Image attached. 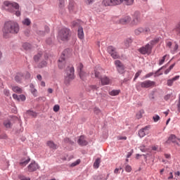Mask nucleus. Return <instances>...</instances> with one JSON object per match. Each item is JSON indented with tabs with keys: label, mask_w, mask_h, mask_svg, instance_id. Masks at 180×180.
<instances>
[{
	"label": "nucleus",
	"mask_w": 180,
	"mask_h": 180,
	"mask_svg": "<svg viewBox=\"0 0 180 180\" xmlns=\"http://www.w3.org/2000/svg\"><path fill=\"white\" fill-rule=\"evenodd\" d=\"M160 41V39L157 38L151 41L150 44H156V43H158Z\"/></svg>",
	"instance_id": "obj_50"
},
{
	"label": "nucleus",
	"mask_w": 180,
	"mask_h": 180,
	"mask_svg": "<svg viewBox=\"0 0 180 180\" xmlns=\"http://www.w3.org/2000/svg\"><path fill=\"white\" fill-rule=\"evenodd\" d=\"M83 69H84V65H82V63H78L77 70L79 71V77H81L82 78H84V77L82 76V74H84Z\"/></svg>",
	"instance_id": "obj_24"
},
{
	"label": "nucleus",
	"mask_w": 180,
	"mask_h": 180,
	"mask_svg": "<svg viewBox=\"0 0 180 180\" xmlns=\"http://www.w3.org/2000/svg\"><path fill=\"white\" fill-rule=\"evenodd\" d=\"M139 23H141V14L139 11H136L133 16V20L131 22V24L134 26L139 25Z\"/></svg>",
	"instance_id": "obj_10"
},
{
	"label": "nucleus",
	"mask_w": 180,
	"mask_h": 180,
	"mask_svg": "<svg viewBox=\"0 0 180 180\" xmlns=\"http://www.w3.org/2000/svg\"><path fill=\"white\" fill-rule=\"evenodd\" d=\"M29 115H30V116H32L33 117H36L37 116V114L33 111H30L28 112Z\"/></svg>",
	"instance_id": "obj_51"
},
{
	"label": "nucleus",
	"mask_w": 180,
	"mask_h": 180,
	"mask_svg": "<svg viewBox=\"0 0 180 180\" xmlns=\"http://www.w3.org/2000/svg\"><path fill=\"white\" fill-rule=\"evenodd\" d=\"M80 162H81V160H77L75 162L72 163L70 165V167H77V165H79Z\"/></svg>",
	"instance_id": "obj_38"
},
{
	"label": "nucleus",
	"mask_w": 180,
	"mask_h": 180,
	"mask_svg": "<svg viewBox=\"0 0 180 180\" xmlns=\"http://www.w3.org/2000/svg\"><path fill=\"white\" fill-rule=\"evenodd\" d=\"M30 23H32V22L29 18H25L24 20H22V24L25 25L26 26H30Z\"/></svg>",
	"instance_id": "obj_34"
},
{
	"label": "nucleus",
	"mask_w": 180,
	"mask_h": 180,
	"mask_svg": "<svg viewBox=\"0 0 180 180\" xmlns=\"http://www.w3.org/2000/svg\"><path fill=\"white\" fill-rule=\"evenodd\" d=\"M94 113L96 115H99L101 113V109H99L98 108H94Z\"/></svg>",
	"instance_id": "obj_48"
},
{
	"label": "nucleus",
	"mask_w": 180,
	"mask_h": 180,
	"mask_svg": "<svg viewBox=\"0 0 180 180\" xmlns=\"http://www.w3.org/2000/svg\"><path fill=\"white\" fill-rule=\"evenodd\" d=\"M77 143L79 146H86L88 144V142L85 140L84 136H79Z\"/></svg>",
	"instance_id": "obj_19"
},
{
	"label": "nucleus",
	"mask_w": 180,
	"mask_h": 180,
	"mask_svg": "<svg viewBox=\"0 0 180 180\" xmlns=\"http://www.w3.org/2000/svg\"><path fill=\"white\" fill-rule=\"evenodd\" d=\"M32 47V45H30V44L29 43H25L22 44V48L24 49V50H29Z\"/></svg>",
	"instance_id": "obj_33"
},
{
	"label": "nucleus",
	"mask_w": 180,
	"mask_h": 180,
	"mask_svg": "<svg viewBox=\"0 0 180 180\" xmlns=\"http://www.w3.org/2000/svg\"><path fill=\"white\" fill-rule=\"evenodd\" d=\"M12 91H13V92H15L16 94H22V92H23V90L22 89V88L18 86H13Z\"/></svg>",
	"instance_id": "obj_27"
},
{
	"label": "nucleus",
	"mask_w": 180,
	"mask_h": 180,
	"mask_svg": "<svg viewBox=\"0 0 180 180\" xmlns=\"http://www.w3.org/2000/svg\"><path fill=\"white\" fill-rule=\"evenodd\" d=\"M65 0H59V8H64Z\"/></svg>",
	"instance_id": "obj_40"
},
{
	"label": "nucleus",
	"mask_w": 180,
	"mask_h": 180,
	"mask_svg": "<svg viewBox=\"0 0 180 180\" xmlns=\"http://www.w3.org/2000/svg\"><path fill=\"white\" fill-rule=\"evenodd\" d=\"M18 98L20 101H26V96H25V95L23 94L18 96Z\"/></svg>",
	"instance_id": "obj_44"
},
{
	"label": "nucleus",
	"mask_w": 180,
	"mask_h": 180,
	"mask_svg": "<svg viewBox=\"0 0 180 180\" xmlns=\"http://www.w3.org/2000/svg\"><path fill=\"white\" fill-rule=\"evenodd\" d=\"M64 57H65V55L63 54L58 61V65L60 70H63V68H65V58Z\"/></svg>",
	"instance_id": "obj_15"
},
{
	"label": "nucleus",
	"mask_w": 180,
	"mask_h": 180,
	"mask_svg": "<svg viewBox=\"0 0 180 180\" xmlns=\"http://www.w3.org/2000/svg\"><path fill=\"white\" fill-rule=\"evenodd\" d=\"M120 94V90H112L109 92V95L111 96H117Z\"/></svg>",
	"instance_id": "obj_30"
},
{
	"label": "nucleus",
	"mask_w": 180,
	"mask_h": 180,
	"mask_svg": "<svg viewBox=\"0 0 180 180\" xmlns=\"http://www.w3.org/2000/svg\"><path fill=\"white\" fill-rule=\"evenodd\" d=\"M124 2V0H103L102 5L103 6H117V5H122Z\"/></svg>",
	"instance_id": "obj_5"
},
{
	"label": "nucleus",
	"mask_w": 180,
	"mask_h": 180,
	"mask_svg": "<svg viewBox=\"0 0 180 180\" xmlns=\"http://www.w3.org/2000/svg\"><path fill=\"white\" fill-rule=\"evenodd\" d=\"M47 65V62L46 61H42L41 63H39V67L41 68H43V67H46Z\"/></svg>",
	"instance_id": "obj_47"
},
{
	"label": "nucleus",
	"mask_w": 180,
	"mask_h": 180,
	"mask_svg": "<svg viewBox=\"0 0 180 180\" xmlns=\"http://www.w3.org/2000/svg\"><path fill=\"white\" fill-rule=\"evenodd\" d=\"M30 88L31 94H32V95L34 96H37V90L34 89V85H33L32 84H30Z\"/></svg>",
	"instance_id": "obj_28"
},
{
	"label": "nucleus",
	"mask_w": 180,
	"mask_h": 180,
	"mask_svg": "<svg viewBox=\"0 0 180 180\" xmlns=\"http://www.w3.org/2000/svg\"><path fill=\"white\" fill-rule=\"evenodd\" d=\"M46 146L49 147V148H51L52 150H57V148H58V146L54 143L53 141H48L46 142Z\"/></svg>",
	"instance_id": "obj_20"
},
{
	"label": "nucleus",
	"mask_w": 180,
	"mask_h": 180,
	"mask_svg": "<svg viewBox=\"0 0 180 180\" xmlns=\"http://www.w3.org/2000/svg\"><path fill=\"white\" fill-rule=\"evenodd\" d=\"M13 98L16 101H20V98H19V96H18L17 94H13Z\"/></svg>",
	"instance_id": "obj_57"
},
{
	"label": "nucleus",
	"mask_w": 180,
	"mask_h": 180,
	"mask_svg": "<svg viewBox=\"0 0 180 180\" xmlns=\"http://www.w3.org/2000/svg\"><path fill=\"white\" fill-rule=\"evenodd\" d=\"M39 169V165L36 162H32L27 167L28 172H34V171Z\"/></svg>",
	"instance_id": "obj_16"
},
{
	"label": "nucleus",
	"mask_w": 180,
	"mask_h": 180,
	"mask_svg": "<svg viewBox=\"0 0 180 180\" xmlns=\"http://www.w3.org/2000/svg\"><path fill=\"white\" fill-rule=\"evenodd\" d=\"M180 76L179 75H176L174 77L172 78L171 79L172 80L173 82H175V81H178V79H179Z\"/></svg>",
	"instance_id": "obj_54"
},
{
	"label": "nucleus",
	"mask_w": 180,
	"mask_h": 180,
	"mask_svg": "<svg viewBox=\"0 0 180 180\" xmlns=\"http://www.w3.org/2000/svg\"><path fill=\"white\" fill-rule=\"evenodd\" d=\"M142 117H143V113L141 112V111H139L136 114V117H137V119H141Z\"/></svg>",
	"instance_id": "obj_52"
},
{
	"label": "nucleus",
	"mask_w": 180,
	"mask_h": 180,
	"mask_svg": "<svg viewBox=\"0 0 180 180\" xmlns=\"http://www.w3.org/2000/svg\"><path fill=\"white\" fill-rule=\"evenodd\" d=\"M4 126L5 127H11V126H12V124L11 123V121H5L4 122Z\"/></svg>",
	"instance_id": "obj_39"
},
{
	"label": "nucleus",
	"mask_w": 180,
	"mask_h": 180,
	"mask_svg": "<svg viewBox=\"0 0 180 180\" xmlns=\"http://www.w3.org/2000/svg\"><path fill=\"white\" fill-rule=\"evenodd\" d=\"M155 86V82L151 80H146L144 82H138L136 84V88L137 91H140L141 88H154Z\"/></svg>",
	"instance_id": "obj_4"
},
{
	"label": "nucleus",
	"mask_w": 180,
	"mask_h": 180,
	"mask_svg": "<svg viewBox=\"0 0 180 180\" xmlns=\"http://www.w3.org/2000/svg\"><path fill=\"white\" fill-rule=\"evenodd\" d=\"M180 76L179 75H176L174 77L172 78L171 79L172 80L173 82H175V81H178V79H179Z\"/></svg>",
	"instance_id": "obj_53"
},
{
	"label": "nucleus",
	"mask_w": 180,
	"mask_h": 180,
	"mask_svg": "<svg viewBox=\"0 0 180 180\" xmlns=\"http://www.w3.org/2000/svg\"><path fill=\"white\" fill-rule=\"evenodd\" d=\"M100 164H101V158H98L96 160V161L94 162V168H96V169L99 168Z\"/></svg>",
	"instance_id": "obj_31"
},
{
	"label": "nucleus",
	"mask_w": 180,
	"mask_h": 180,
	"mask_svg": "<svg viewBox=\"0 0 180 180\" xmlns=\"http://www.w3.org/2000/svg\"><path fill=\"white\" fill-rule=\"evenodd\" d=\"M23 75H24V78H25L26 79H27L28 78H30V73L27 72L25 75L23 74Z\"/></svg>",
	"instance_id": "obj_56"
},
{
	"label": "nucleus",
	"mask_w": 180,
	"mask_h": 180,
	"mask_svg": "<svg viewBox=\"0 0 180 180\" xmlns=\"http://www.w3.org/2000/svg\"><path fill=\"white\" fill-rule=\"evenodd\" d=\"M77 36L80 39V40H83L84 35V28H82V27H79L78 28Z\"/></svg>",
	"instance_id": "obj_22"
},
{
	"label": "nucleus",
	"mask_w": 180,
	"mask_h": 180,
	"mask_svg": "<svg viewBox=\"0 0 180 180\" xmlns=\"http://www.w3.org/2000/svg\"><path fill=\"white\" fill-rule=\"evenodd\" d=\"M166 47L167 49L170 50L172 54H175V53H176V50H178V48L179 46H178V44H176V42L172 43L170 41H167Z\"/></svg>",
	"instance_id": "obj_8"
},
{
	"label": "nucleus",
	"mask_w": 180,
	"mask_h": 180,
	"mask_svg": "<svg viewBox=\"0 0 180 180\" xmlns=\"http://www.w3.org/2000/svg\"><path fill=\"white\" fill-rule=\"evenodd\" d=\"M130 22H131V17L129 15L124 16L119 20L120 25H127L128 23H130Z\"/></svg>",
	"instance_id": "obj_18"
},
{
	"label": "nucleus",
	"mask_w": 180,
	"mask_h": 180,
	"mask_svg": "<svg viewBox=\"0 0 180 180\" xmlns=\"http://www.w3.org/2000/svg\"><path fill=\"white\" fill-rule=\"evenodd\" d=\"M153 75H154V73L153 72L148 73L146 75V78H150V77H153Z\"/></svg>",
	"instance_id": "obj_60"
},
{
	"label": "nucleus",
	"mask_w": 180,
	"mask_h": 180,
	"mask_svg": "<svg viewBox=\"0 0 180 180\" xmlns=\"http://www.w3.org/2000/svg\"><path fill=\"white\" fill-rule=\"evenodd\" d=\"M178 141H179V139H178L174 134L170 135L167 140V143L172 142L174 143V144H176V146H180Z\"/></svg>",
	"instance_id": "obj_17"
},
{
	"label": "nucleus",
	"mask_w": 180,
	"mask_h": 180,
	"mask_svg": "<svg viewBox=\"0 0 180 180\" xmlns=\"http://www.w3.org/2000/svg\"><path fill=\"white\" fill-rule=\"evenodd\" d=\"M101 69L98 70H94V75L96 78H98L101 81V85H110L112 84V79H110L108 76H101Z\"/></svg>",
	"instance_id": "obj_3"
},
{
	"label": "nucleus",
	"mask_w": 180,
	"mask_h": 180,
	"mask_svg": "<svg viewBox=\"0 0 180 180\" xmlns=\"http://www.w3.org/2000/svg\"><path fill=\"white\" fill-rule=\"evenodd\" d=\"M58 110H60V105H56L53 107V111L54 112H58Z\"/></svg>",
	"instance_id": "obj_49"
},
{
	"label": "nucleus",
	"mask_w": 180,
	"mask_h": 180,
	"mask_svg": "<svg viewBox=\"0 0 180 180\" xmlns=\"http://www.w3.org/2000/svg\"><path fill=\"white\" fill-rule=\"evenodd\" d=\"M86 5H91L94 4L95 0H84Z\"/></svg>",
	"instance_id": "obj_41"
},
{
	"label": "nucleus",
	"mask_w": 180,
	"mask_h": 180,
	"mask_svg": "<svg viewBox=\"0 0 180 180\" xmlns=\"http://www.w3.org/2000/svg\"><path fill=\"white\" fill-rule=\"evenodd\" d=\"M131 43H133V40L130 38H127L124 41V46L125 49H129V47H130V44H131Z\"/></svg>",
	"instance_id": "obj_25"
},
{
	"label": "nucleus",
	"mask_w": 180,
	"mask_h": 180,
	"mask_svg": "<svg viewBox=\"0 0 180 180\" xmlns=\"http://www.w3.org/2000/svg\"><path fill=\"white\" fill-rule=\"evenodd\" d=\"M169 98H171V95L170 94H167V96H165V101H168V99H169Z\"/></svg>",
	"instance_id": "obj_63"
},
{
	"label": "nucleus",
	"mask_w": 180,
	"mask_h": 180,
	"mask_svg": "<svg viewBox=\"0 0 180 180\" xmlns=\"http://www.w3.org/2000/svg\"><path fill=\"white\" fill-rule=\"evenodd\" d=\"M124 2L127 6L132 5L134 3V0H124Z\"/></svg>",
	"instance_id": "obj_37"
},
{
	"label": "nucleus",
	"mask_w": 180,
	"mask_h": 180,
	"mask_svg": "<svg viewBox=\"0 0 180 180\" xmlns=\"http://www.w3.org/2000/svg\"><path fill=\"white\" fill-rule=\"evenodd\" d=\"M174 82L172 80V79L167 80V84L168 86H172Z\"/></svg>",
	"instance_id": "obj_46"
},
{
	"label": "nucleus",
	"mask_w": 180,
	"mask_h": 180,
	"mask_svg": "<svg viewBox=\"0 0 180 180\" xmlns=\"http://www.w3.org/2000/svg\"><path fill=\"white\" fill-rule=\"evenodd\" d=\"M107 51L108 53H109V54H110L111 57H112L114 60L119 58V54H117V52L116 51V49L115 47L112 46H108L107 49Z\"/></svg>",
	"instance_id": "obj_11"
},
{
	"label": "nucleus",
	"mask_w": 180,
	"mask_h": 180,
	"mask_svg": "<svg viewBox=\"0 0 180 180\" xmlns=\"http://www.w3.org/2000/svg\"><path fill=\"white\" fill-rule=\"evenodd\" d=\"M169 176L168 177V179H172L174 178V175L172 174V172L169 173Z\"/></svg>",
	"instance_id": "obj_64"
},
{
	"label": "nucleus",
	"mask_w": 180,
	"mask_h": 180,
	"mask_svg": "<svg viewBox=\"0 0 180 180\" xmlns=\"http://www.w3.org/2000/svg\"><path fill=\"white\" fill-rule=\"evenodd\" d=\"M150 128H151V127L150 125H148V126L145 127L144 128H142L141 129H140L139 131V137L142 138V137H144V136H146V134H148V131L150 130Z\"/></svg>",
	"instance_id": "obj_14"
},
{
	"label": "nucleus",
	"mask_w": 180,
	"mask_h": 180,
	"mask_svg": "<svg viewBox=\"0 0 180 180\" xmlns=\"http://www.w3.org/2000/svg\"><path fill=\"white\" fill-rule=\"evenodd\" d=\"M19 179H20V180H30V178H27V177H26V176H19Z\"/></svg>",
	"instance_id": "obj_55"
},
{
	"label": "nucleus",
	"mask_w": 180,
	"mask_h": 180,
	"mask_svg": "<svg viewBox=\"0 0 180 180\" xmlns=\"http://www.w3.org/2000/svg\"><path fill=\"white\" fill-rule=\"evenodd\" d=\"M59 37L61 40H68L71 37V31L68 28H63L59 32Z\"/></svg>",
	"instance_id": "obj_7"
},
{
	"label": "nucleus",
	"mask_w": 180,
	"mask_h": 180,
	"mask_svg": "<svg viewBox=\"0 0 180 180\" xmlns=\"http://www.w3.org/2000/svg\"><path fill=\"white\" fill-rule=\"evenodd\" d=\"M141 72H142V71H141V70H139V71H138V72L136 73L135 77H134V81H135L138 77H140V75H141Z\"/></svg>",
	"instance_id": "obj_43"
},
{
	"label": "nucleus",
	"mask_w": 180,
	"mask_h": 180,
	"mask_svg": "<svg viewBox=\"0 0 180 180\" xmlns=\"http://www.w3.org/2000/svg\"><path fill=\"white\" fill-rule=\"evenodd\" d=\"M65 143H70V144H74V142H72L71 140H70V139L66 138L65 139Z\"/></svg>",
	"instance_id": "obj_59"
},
{
	"label": "nucleus",
	"mask_w": 180,
	"mask_h": 180,
	"mask_svg": "<svg viewBox=\"0 0 180 180\" xmlns=\"http://www.w3.org/2000/svg\"><path fill=\"white\" fill-rule=\"evenodd\" d=\"M25 78V75L23 73H17L15 77V81L16 82H21L22 79Z\"/></svg>",
	"instance_id": "obj_23"
},
{
	"label": "nucleus",
	"mask_w": 180,
	"mask_h": 180,
	"mask_svg": "<svg viewBox=\"0 0 180 180\" xmlns=\"http://www.w3.org/2000/svg\"><path fill=\"white\" fill-rule=\"evenodd\" d=\"M99 87H97L96 85H91L89 87L86 88V91L89 92L91 91H95V89H98Z\"/></svg>",
	"instance_id": "obj_32"
},
{
	"label": "nucleus",
	"mask_w": 180,
	"mask_h": 180,
	"mask_svg": "<svg viewBox=\"0 0 180 180\" xmlns=\"http://www.w3.org/2000/svg\"><path fill=\"white\" fill-rule=\"evenodd\" d=\"M29 162H30V158H24L20 160V165H21V167H26Z\"/></svg>",
	"instance_id": "obj_21"
},
{
	"label": "nucleus",
	"mask_w": 180,
	"mask_h": 180,
	"mask_svg": "<svg viewBox=\"0 0 180 180\" xmlns=\"http://www.w3.org/2000/svg\"><path fill=\"white\" fill-rule=\"evenodd\" d=\"M4 92L6 96H9V90H4Z\"/></svg>",
	"instance_id": "obj_62"
},
{
	"label": "nucleus",
	"mask_w": 180,
	"mask_h": 180,
	"mask_svg": "<svg viewBox=\"0 0 180 180\" xmlns=\"http://www.w3.org/2000/svg\"><path fill=\"white\" fill-rule=\"evenodd\" d=\"M115 64L116 66V68L120 74H123L124 72V65L120 60H115Z\"/></svg>",
	"instance_id": "obj_13"
},
{
	"label": "nucleus",
	"mask_w": 180,
	"mask_h": 180,
	"mask_svg": "<svg viewBox=\"0 0 180 180\" xmlns=\"http://www.w3.org/2000/svg\"><path fill=\"white\" fill-rule=\"evenodd\" d=\"M118 140H127V137H126V136H119Z\"/></svg>",
	"instance_id": "obj_61"
},
{
	"label": "nucleus",
	"mask_w": 180,
	"mask_h": 180,
	"mask_svg": "<svg viewBox=\"0 0 180 180\" xmlns=\"http://www.w3.org/2000/svg\"><path fill=\"white\" fill-rule=\"evenodd\" d=\"M2 8L6 12L14 13L15 16H20V6L19 4L14 1H6L4 2Z\"/></svg>",
	"instance_id": "obj_2"
},
{
	"label": "nucleus",
	"mask_w": 180,
	"mask_h": 180,
	"mask_svg": "<svg viewBox=\"0 0 180 180\" xmlns=\"http://www.w3.org/2000/svg\"><path fill=\"white\" fill-rule=\"evenodd\" d=\"M160 116L159 115H154L153 117V121L155 122H158V120H160Z\"/></svg>",
	"instance_id": "obj_42"
},
{
	"label": "nucleus",
	"mask_w": 180,
	"mask_h": 180,
	"mask_svg": "<svg viewBox=\"0 0 180 180\" xmlns=\"http://www.w3.org/2000/svg\"><path fill=\"white\" fill-rule=\"evenodd\" d=\"M41 58V54L38 53L36 56H34V60L35 63H38V61L40 60Z\"/></svg>",
	"instance_id": "obj_35"
},
{
	"label": "nucleus",
	"mask_w": 180,
	"mask_h": 180,
	"mask_svg": "<svg viewBox=\"0 0 180 180\" xmlns=\"http://www.w3.org/2000/svg\"><path fill=\"white\" fill-rule=\"evenodd\" d=\"M136 36H140L141 33H150V29L148 27H139L134 30Z\"/></svg>",
	"instance_id": "obj_12"
},
{
	"label": "nucleus",
	"mask_w": 180,
	"mask_h": 180,
	"mask_svg": "<svg viewBox=\"0 0 180 180\" xmlns=\"http://www.w3.org/2000/svg\"><path fill=\"white\" fill-rule=\"evenodd\" d=\"M77 9V4L74 2H70L69 4V11L70 12H75Z\"/></svg>",
	"instance_id": "obj_26"
},
{
	"label": "nucleus",
	"mask_w": 180,
	"mask_h": 180,
	"mask_svg": "<svg viewBox=\"0 0 180 180\" xmlns=\"http://www.w3.org/2000/svg\"><path fill=\"white\" fill-rule=\"evenodd\" d=\"M153 50V46L150 45V44H147L146 46H142L140 48L138 51L141 54H151V51Z\"/></svg>",
	"instance_id": "obj_9"
},
{
	"label": "nucleus",
	"mask_w": 180,
	"mask_h": 180,
	"mask_svg": "<svg viewBox=\"0 0 180 180\" xmlns=\"http://www.w3.org/2000/svg\"><path fill=\"white\" fill-rule=\"evenodd\" d=\"M169 58V55H165L160 60L159 65H162L164 63H165V60H168Z\"/></svg>",
	"instance_id": "obj_29"
},
{
	"label": "nucleus",
	"mask_w": 180,
	"mask_h": 180,
	"mask_svg": "<svg viewBox=\"0 0 180 180\" xmlns=\"http://www.w3.org/2000/svg\"><path fill=\"white\" fill-rule=\"evenodd\" d=\"M125 171L127 172H131V166L127 165L126 167H125Z\"/></svg>",
	"instance_id": "obj_45"
},
{
	"label": "nucleus",
	"mask_w": 180,
	"mask_h": 180,
	"mask_svg": "<svg viewBox=\"0 0 180 180\" xmlns=\"http://www.w3.org/2000/svg\"><path fill=\"white\" fill-rule=\"evenodd\" d=\"M81 79H82V81H85L86 79V78H88L89 75H88V73L85 72H83L82 73V77L81 76H79Z\"/></svg>",
	"instance_id": "obj_36"
},
{
	"label": "nucleus",
	"mask_w": 180,
	"mask_h": 180,
	"mask_svg": "<svg viewBox=\"0 0 180 180\" xmlns=\"http://www.w3.org/2000/svg\"><path fill=\"white\" fill-rule=\"evenodd\" d=\"M74 67L68 68L67 70V75L65 77V84L68 85V84H70L72 79H74V72H75Z\"/></svg>",
	"instance_id": "obj_6"
},
{
	"label": "nucleus",
	"mask_w": 180,
	"mask_h": 180,
	"mask_svg": "<svg viewBox=\"0 0 180 180\" xmlns=\"http://www.w3.org/2000/svg\"><path fill=\"white\" fill-rule=\"evenodd\" d=\"M19 24L15 21H6L2 28L3 37L9 39L11 34H18L19 33Z\"/></svg>",
	"instance_id": "obj_1"
},
{
	"label": "nucleus",
	"mask_w": 180,
	"mask_h": 180,
	"mask_svg": "<svg viewBox=\"0 0 180 180\" xmlns=\"http://www.w3.org/2000/svg\"><path fill=\"white\" fill-rule=\"evenodd\" d=\"M119 171H122V167H120V168H116L115 170H114V174H119Z\"/></svg>",
	"instance_id": "obj_58"
}]
</instances>
